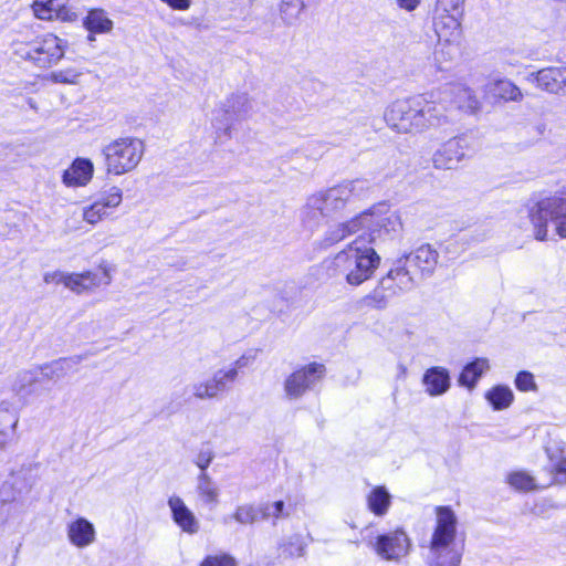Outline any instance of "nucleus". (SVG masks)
I'll return each instance as SVG.
<instances>
[{"label":"nucleus","mask_w":566,"mask_h":566,"mask_svg":"<svg viewBox=\"0 0 566 566\" xmlns=\"http://www.w3.org/2000/svg\"><path fill=\"white\" fill-rule=\"evenodd\" d=\"M364 179L344 181L326 190L311 195L301 209V221L310 230L338 216L353 198L364 197L369 191Z\"/></svg>","instance_id":"f257e3e1"},{"label":"nucleus","mask_w":566,"mask_h":566,"mask_svg":"<svg viewBox=\"0 0 566 566\" xmlns=\"http://www.w3.org/2000/svg\"><path fill=\"white\" fill-rule=\"evenodd\" d=\"M387 125L399 134H417L446 123L444 107L421 96L397 99L384 113Z\"/></svg>","instance_id":"f03ea898"},{"label":"nucleus","mask_w":566,"mask_h":566,"mask_svg":"<svg viewBox=\"0 0 566 566\" xmlns=\"http://www.w3.org/2000/svg\"><path fill=\"white\" fill-rule=\"evenodd\" d=\"M325 264L331 276H344L349 285L358 286L374 275L380 256L363 238H357Z\"/></svg>","instance_id":"7ed1b4c3"},{"label":"nucleus","mask_w":566,"mask_h":566,"mask_svg":"<svg viewBox=\"0 0 566 566\" xmlns=\"http://www.w3.org/2000/svg\"><path fill=\"white\" fill-rule=\"evenodd\" d=\"M437 522L430 542L428 560L431 566H459L461 554L452 546L457 534L458 518L449 506L436 509Z\"/></svg>","instance_id":"20e7f679"},{"label":"nucleus","mask_w":566,"mask_h":566,"mask_svg":"<svg viewBox=\"0 0 566 566\" xmlns=\"http://www.w3.org/2000/svg\"><path fill=\"white\" fill-rule=\"evenodd\" d=\"M65 49L66 41L53 33L31 39H15L12 42L14 55L42 69L56 64L64 56Z\"/></svg>","instance_id":"39448f33"},{"label":"nucleus","mask_w":566,"mask_h":566,"mask_svg":"<svg viewBox=\"0 0 566 566\" xmlns=\"http://www.w3.org/2000/svg\"><path fill=\"white\" fill-rule=\"evenodd\" d=\"M565 192L546 197L535 202L528 209V217L534 227V235L538 241L547 239L548 223H552L556 234L566 238V198Z\"/></svg>","instance_id":"423d86ee"},{"label":"nucleus","mask_w":566,"mask_h":566,"mask_svg":"<svg viewBox=\"0 0 566 566\" xmlns=\"http://www.w3.org/2000/svg\"><path fill=\"white\" fill-rule=\"evenodd\" d=\"M107 174L122 176L133 171L145 154V144L137 137H119L102 149Z\"/></svg>","instance_id":"0eeeda50"},{"label":"nucleus","mask_w":566,"mask_h":566,"mask_svg":"<svg viewBox=\"0 0 566 566\" xmlns=\"http://www.w3.org/2000/svg\"><path fill=\"white\" fill-rule=\"evenodd\" d=\"M326 373L323 364L311 363L293 371L284 381V391L289 399H297L318 382Z\"/></svg>","instance_id":"6e6552de"},{"label":"nucleus","mask_w":566,"mask_h":566,"mask_svg":"<svg viewBox=\"0 0 566 566\" xmlns=\"http://www.w3.org/2000/svg\"><path fill=\"white\" fill-rule=\"evenodd\" d=\"M235 381L234 370H217L211 378L191 385V392L196 399H216L228 390L230 384Z\"/></svg>","instance_id":"1a4fd4ad"},{"label":"nucleus","mask_w":566,"mask_h":566,"mask_svg":"<svg viewBox=\"0 0 566 566\" xmlns=\"http://www.w3.org/2000/svg\"><path fill=\"white\" fill-rule=\"evenodd\" d=\"M122 190L113 186L102 193L101 198L83 209V220L90 224H96L108 216V209H114L122 203Z\"/></svg>","instance_id":"9d476101"},{"label":"nucleus","mask_w":566,"mask_h":566,"mask_svg":"<svg viewBox=\"0 0 566 566\" xmlns=\"http://www.w3.org/2000/svg\"><path fill=\"white\" fill-rule=\"evenodd\" d=\"M371 217L373 214L363 212L346 222H342L329 228L321 241V247L324 249L329 248L359 230L365 229V226L370 221Z\"/></svg>","instance_id":"9b49d317"},{"label":"nucleus","mask_w":566,"mask_h":566,"mask_svg":"<svg viewBox=\"0 0 566 566\" xmlns=\"http://www.w3.org/2000/svg\"><path fill=\"white\" fill-rule=\"evenodd\" d=\"M102 275L92 271L82 273H70L67 287L75 294L91 292L102 284L109 285L112 282L111 270L107 265H101Z\"/></svg>","instance_id":"f8f14e48"},{"label":"nucleus","mask_w":566,"mask_h":566,"mask_svg":"<svg viewBox=\"0 0 566 566\" xmlns=\"http://www.w3.org/2000/svg\"><path fill=\"white\" fill-rule=\"evenodd\" d=\"M409 539L403 532H394L377 537L374 544L376 553L386 559H398L408 552Z\"/></svg>","instance_id":"ddd939ff"},{"label":"nucleus","mask_w":566,"mask_h":566,"mask_svg":"<svg viewBox=\"0 0 566 566\" xmlns=\"http://www.w3.org/2000/svg\"><path fill=\"white\" fill-rule=\"evenodd\" d=\"M564 73H566V67H545L530 73L526 81L544 92L559 94L563 91Z\"/></svg>","instance_id":"4468645a"},{"label":"nucleus","mask_w":566,"mask_h":566,"mask_svg":"<svg viewBox=\"0 0 566 566\" xmlns=\"http://www.w3.org/2000/svg\"><path fill=\"white\" fill-rule=\"evenodd\" d=\"M438 252L430 245L423 244L405 258L406 265L421 275H430L438 263Z\"/></svg>","instance_id":"2eb2a0df"},{"label":"nucleus","mask_w":566,"mask_h":566,"mask_svg":"<svg viewBox=\"0 0 566 566\" xmlns=\"http://www.w3.org/2000/svg\"><path fill=\"white\" fill-rule=\"evenodd\" d=\"M168 506L171 511L174 522L190 535L199 532L200 523L184 500L177 495L168 499Z\"/></svg>","instance_id":"dca6fc26"},{"label":"nucleus","mask_w":566,"mask_h":566,"mask_svg":"<svg viewBox=\"0 0 566 566\" xmlns=\"http://www.w3.org/2000/svg\"><path fill=\"white\" fill-rule=\"evenodd\" d=\"M464 157V148L458 138L444 143L433 155V165L438 169H453Z\"/></svg>","instance_id":"f3484780"},{"label":"nucleus","mask_w":566,"mask_h":566,"mask_svg":"<svg viewBox=\"0 0 566 566\" xmlns=\"http://www.w3.org/2000/svg\"><path fill=\"white\" fill-rule=\"evenodd\" d=\"M66 534L70 543L77 548H85L96 539L94 525L84 517H77L66 526Z\"/></svg>","instance_id":"a211bd4d"},{"label":"nucleus","mask_w":566,"mask_h":566,"mask_svg":"<svg viewBox=\"0 0 566 566\" xmlns=\"http://www.w3.org/2000/svg\"><path fill=\"white\" fill-rule=\"evenodd\" d=\"M93 172L94 166L90 159L76 158L63 172L62 181L67 187H84L91 181Z\"/></svg>","instance_id":"6ab92c4d"},{"label":"nucleus","mask_w":566,"mask_h":566,"mask_svg":"<svg viewBox=\"0 0 566 566\" xmlns=\"http://www.w3.org/2000/svg\"><path fill=\"white\" fill-rule=\"evenodd\" d=\"M433 25L438 41L461 43V24L454 14L449 12L439 14L436 17Z\"/></svg>","instance_id":"aec40b11"},{"label":"nucleus","mask_w":566,"mask_h":566,"mask_svg":"<svg viewBox=\"0 0 566 566\" xmlns=\"http://www.w3.org/2000/svg\"><path fill=\"white\" fill-rule=\"evenodd\" d=\"M423 385L430 396H440L450 387V376L443 367H431L423 375Z\"/></svg>","instance_id":"412c9836"},{"label":"nucleus","mask_w":566,"mask_h":566,"mask_svg":"<svg viewBox=\"0 0 566 566\" xmlns=\"http://www.w3.org/2000/svg\"><path fill=\"white\" fill-rule=\"evenodd\" d=\"M486 92L502 102H522L524 94L512 81L502 78L490 82Z\"/></svg>","instance_id":"4be33fe9"},{"label":"nucleus","mask_w":566,"mask_h":566,"mask_svg":"<svg viewBox=\"0 0 566 566\" xmlns=\"http://www.w3.org/2000/svg\"><path fill=\"white\" fill-rule=\"evenodd\" d=\"M449 93L453 96V103L469 113H475L481 108L480 101L473 90L463 85L454 84L449 87Z\"/></svg>","instance_id":"5701e85b"},{"label":"nucleus","mask_w":566,"mask_h":566,"mask_svg":"<svg viewBox=\"0 0 566 566\" xmlns=\"http://www.w3.org/2000/svg\"><path fill=\"white\" fill-rule=\"evenodd\" d=\"M83 25L91 33H109L114 23L103 9H92L83 20Z\"/></svg>","instance_id":"b1692460"},{"label":"nucleus","mask_w":566,"mask_h":566,"mask_svg":"<svg viewBox=\"0 0 566 566\" xmlns=\"http://www.w3.org/2000/svg\"><path fill=\"white\" fill-rule=\"evenodd\" d=\"M196 492L203 504L216 505L218 503L219 490L207 472H201L198 475Z\"/></svg>","instance_id":"393cba45"},{"label":"nucleus","mask_w":566,"mask_h":566,"mask_svg":"<svg viewBox=\"0 0 566 566\" xmlns=\"http://www.w3.org/2000/svg\"><path fill=\"white\" fill-rule=\"evenodd\" d=\"M490 368L486 358H476L474 361L468 364L462 370L459 382L462 386L473 388L478 379Z\"/></svg>","instance_id":"a878e982"},{"label":"nucleus","mask_w":566,"mask_h":566,"mask_svg":"<svg viewBox=\"0 0 566 566\" xmlns=\"http://www.w3.org/2000/svg\"><path fill=\"white\" fill-rule=\"evenodd\" d=\"M226 113L232 117L243 118L252 111V102L247 94H231L226 101Z\"/></svg>","instance_id":"bb28decb"},{"label":"nucleus","mask_w":566,"mask_h":566,"mask_svg":"<svg viewBox=\"0 0 566 566\" xmlns=\"http://www.w3.org/2000/svg\"><path fill=\"white\" fill-rule=\"evenodd\" d=\"M39 381V375L35 370L20 371L12 385V390L19 397H27L35 391V386Z\"/></svg>","instance_id":"cd10ccee"},{"label":"nucleus","mask_w":566,"mask_h":566,"mask_svg":"<svg viewBox=\"0 0 566 566\" xmlns=\"http://www.w3.org/2000/svg\"><path fill=\"white\" fill-rule=\"evenodd\" d=\"M369 214H373L370 221L367 222L365 228L373 229L374 227H379L384 229L386 232H398L401 229V220L400 217L396 212H389L384 216L376 213V211H366Z\"/></svg>","instance_id":"c85d7f7f"},{"label":"nucleus","mask_w":566,"mask_h":566,"mask_svg":"<svg viewBox=\"0 0 566 566\" xmlns=\"http://www.w3.org/2000/svg\"><path fill=\"white\" fill-rule=\"evenodd\" d=\"M18 417L0 409V450L12 441L18 424Z\"/></svg>","instance_id":"c756f323"},{"label":"nucleus","mask_w":566,"mask_h":566,"mask_svg":"<svg viewBox=\"0 0 566 566\" xmlns=\"http://www.w3.org/2000/svg\"><path fill=\"white\" fill-rule=\"evenodd\" d=\"M390 272L397 285V290H400L401 293L415 287L416 273L411 268L406 265V262L402 264V260H399L398 265L395 269H391Z\"/></svg>","instance_id":"7c9ffc66"},{"label":"nucleus","mask_w":566,"mask_h":566,"mask_svg":"<svg viewBox=\"0 0 566 566\" xmlns=\"http://www.w3.org/2000/svg\"><path fill=\"white\" fill-rule=\"evenodd\" d=\"M305 9V0H282L280 15L284 23L294 25Z\"/></svg>","instance_id":"2f4dec72"},{"label":"nucleus","mask_w":566,"mask_h":566,"mask_svg":"<svg viewBox=\"0 0 566 566\" xmlns=\"http://www.w3.org/2000/svg\"><path fill=\"white\" fill-rule=\"evenodd\" d=\"M485 398L490 401L495 410H502L510 407L514 396L509 387L496 386L485 394Z\"/></svg>","instance_id":"473e14b6"},{"label":"nucleus","mask_w":566,"mask_h":566,"mask_svg":"<svg viewBox=\"0 0 566 566\" xmlns=\"http://www.w3.org/2000/svg\"><path fill=\"white\" fill-rule=\"evenodd\" d=\"M368 507L376 515H384L390 505V495L382 486L375 488L367 499Z\"/></svg>","instance_id":"72a5a7b5"},{"label":"nucleus","mask_w":566,"mask_h":566,"mask_svg":"<svg viewBox=\"0 0 566 566\" xmlns=\"http://www.w3.org/2000/svg\"><path fill=\"white\" fill-rule=\"evenodd\" d=\"M460 44L459 42H437L433 54L440 70L443 69V63L451 62L459 55Z\"/></svg>","instance_id":"f704fd0d"},{"label":"nucleus","mask_w":566,"mask_h":566,"mask_svg":"<svg viewBox=\"0 0 566 566\" xmlns=\"http://www.w3.org/2000/svg\"><path fill=\"white\" fill-rule=\"evenodd\" d=\"M259 512L260 510H258L253 504H241L237 506L231 516L224 517L223 522L228 523L229 520H234L241 525L253 524L258 521Z\"/></svg>","instance_id":"c9c22d12"},{"label":"nucleus","mask_w":566,"mask_h":566,"mask_svg":"<svg viewBox=\"0 0 566 566\" xmlns=\"http://www.w3.org/2000/svg\"><path fill=\"white\" fill-rule=\"evenodd\" d=\"M71 367L69 359H60L41 368V374L48 379H60L65 376Z\"/></svg>","instance_id":"e433bc0d"},{"label":"nucleus","mask_w":566,"mask_h":566,"mask_svg":"<svg viewBox=\"0 0 566 566\" xmlns=\"http://www.w3.org/2000/svg\"><path fill=\"white\" fill-rule=\"evenodd\" d=\"M507 483L517 491H530L535 486L533 478L522 471L509 474Z\"/></svg>","instance_id":"4c0bfd02"},{"label":"nucleus","mask_w":566,"mask_h":566,"mask_svg":"<svg viewBox=\"0 0 566 566\" xmlns=\"http://www.w3.org/2000/svg\"><path fill=\"white\" fill-rule=\"evenodd\" d=\"M53 2L54 0H34L32 8L35 17L41 20H51L55 11Z\"/></svg>","instance_id":"58836bf2"},{"label":"nucleus","mask_w":566,"mask_h":566,"mask_svg":"<svg viewBox=\"0 0 566 566\" xmlns=\"http://www.w3.org/2000/svg\"><path fill=\"white\" fill-rule=\"evenodd\" d=\"M200 566H237V562L230 554L220 553L216 555H208L201 562Z\"/></svg>","instance_id":"ea45409f"},{"label":"nucleus","mask_w":566,"mask_h":566,"mask_svg":"<svg viewBox=\"0 0 566 566\" xmlns=\"http://www.w3.org/2000/svg\"><path fill=\"white\" fill-rule=\"evenodd\" d=\"M285 504L283 501H276L274 503H268L260 507L261 517L263 520H268L270 517H273L275 520L281 518L284 515Z\"/></svg>","instance_id":"a19ab883"},{"label":"nucleus","mask_w":566,"mask_h":566,"mask_svg":"<svg viewBox=\"0 0 566 566\" xmlns=\"http://www.w3.org/2000/svg\"><path fill=\"white\" fill-rule=\"evenodd\" d=\"M390 295L386 293L379 285L365 297V302L369 306L382 308L386 306Z\"/></svg>","instance_id":"79ce46f5"},{"label":"nucleus","mask_w":566,"mask_h":566,"mask_svg":"<svg viewBox=\"0 0 566 566\" xmlns=\"http://www.w3.org/2000/svg\"><path fill=\"white\" fill-rule=\"evenodd\" d=\"M515 386L521 391L536 390L534 376L528 371H520L515 378Z\"/></svg>","instance_id":"37998d69"},{"label":"nucleus","mask_w":566,"mask_h":566,"mask_svg":"<svg viewBox=\"0 0 566 566\" xmlns=\"http://www.w3.org/2000/svg\"><path fill=\"white\" fill-rule=\"evenodd\" d=\"M69 277V272L57 270L44 273L43 281L46 284H63L65 287H67Z\"/></svg>","instance_id":"c03bdc74"},{"label":"nucleus","mask_w":566,"mask_h":566,"mask_svg":"<svg viewBox=\"0 0 566 566\" xmlns=\"http://www.w3.org/2000/svg\"><path fill=\"white\" fill-rule=\"evenodd\" d=\"M50 77L55 83L75 84L77 81L78 74L72 70H66V71L53 72V73H51Z\"/></svg>","instance_id":"a18cd8bd"},{"label":"nucleus","mask_w":566,"mask_h":566,"mask_svg":"<svg viewBox=\"0 0 566 566\" xmlns=\"http://www.w3.org/2000/svg\"><path fill=\"white\" fill-rule=\"evenodd\" d=\"M214 458V453L210 449L200 450L195 459L196 465L201 470V472H206L207 468L210 465Z\"/></svg>","instance_id":"49530a36"},{"label":"nucleus","mask_w":566,"mask_h":566,"mask_svg":"<svg viewBox=\"0 0 566 566\" xmlns=\"http://www.w3.org/2000/svg\"><path fill=\"white\" fill-rule=\"evenodd\" d=\"M379 286L391 296H395L400 292V290H397V285L395 283V280L392 277V274L391 272L389 271L388 274L386 276H384L380 282H379Z\"/></svg>","instance_id":"de8ad7c7"},{"label":"nucleus","mask_w":566,"mask_h":566,"mask_svg":"<svg viewBox=\"0 0 566 566\" xmlns=\"http://www.w3.org/2000/svg\"><path fill=\"white\" fill-rule=\"evenodd\" d=\"M465 0H438L439 6L444 12L458 11Z\"/></svg>","instance_id":"09e8293b"},{"label":"nucleus","mask_w":566,"mask_h":566,"mask_svg":"<svg viewBox=\"0 0 566 566\" xmlns=\"http://www.w3.org/2000/svg\"><path fill=\"white\" fill-rule=\"evenodd\" d=\"M174 10L186 11L191 7V0H160Z\"/></svg>","instance_id":"8fccbe9b"},{"label":"nucleus","mask_w":566,"mask_h":566,"mask_svg":"<svg viewBox=\"0 0 566 566\" xmlns=\"http://www.w3.org/2000/svg\"><path fill=\"white\" fill-rule=\"evenodd\" d=\"M250 363V359L249 357L247 356H241L240 358H238L229 368H227L226 370H234L235 371V379L238 378V375H239V370L242 369V368H245Z\"/></svg>","instance_id":"3c124183"},{"label":"nucleus","mask_w":566,"mask_h":566,"mask_svg":"<svg viewBox=\"0 0 566 566\" xmlns=\"http://www.w3.org/2000/svg\"><path fill=\"white\" fill-rule=\"evenodd\" d=\"M396 1L401 9H405L407 11L415 10L420 3V0H396Z\"/></svg>","instance_id":"603ef678"},{"label":"nucleus","mask_w":566,"mask_h":566,"mask_svg":"<svg viewBox=\"0 0 566 566\" xmlns=\"http://www.w3.org/2000/svg\"><path fill=\"white\" fill-rule=\"evenodd\" d=\"M558 482H566V459L562 460L557 467Z\"/></svg>","instance_id":"864d4df0"},{"label":"nucleus","mask_w":566,"mask_h":566,"mask_svg":"<svg viewBox=\"0 0 566 566\" xmlns=\"http://www.w3.org/2000/svg\"><path fill=\"white\" fill-rule=\"evenodd\" d=\"M295 544V552H289V556H303L304 555V546L296 542Z\"/></svg>","instance_id":"5fc2aeb1"},{"label":"nucleus","mask_w":566,"mask_h":566,"mask_svg":"<svg viewBox=\"0 0 566 566\" xmlns=\"http://www.w3.org/2000/svg\"><path fill=\"white\" fill-rule=\"evenodd\" d=\"M289 552H295V544L292 542L289 543V545H285L282 551V553L285 555H289Z\"/></svg>","instance_id":"6e6d98bb"},{"label":"nucleus","mask_w":566,"mask_h":566,"mask_svg":"<svg viewBox=\"0 0 566 566\" xmlns=\"http://www.w3.org/2000/svg\"><path fill=\"white\" fill-rule=\"evenodd\" d=\"M87 40H88L90 42H94V41H95V33H91V32H90V34L87 35Z\"/></svg>","instance_id":"4d7b16f0"},{"label":"nucleus","mask_w":566,"mask_h":566,"mask_svg":"<svg viewBox=\"0 0 566 566\" xmlns=\"http://www.w3.org/2000/svg\"><path fill=\"white\" fill-rule=\"evenodd\" d=\"M563 90L566 93V74L564 73Z\"/></svg>","instance_id":"13d9d810"},{"label":"nucleus","mask_w":566,"mask_h":566,"mask_svg":"<svg viewBox=\"0 0 566 566\" xmlns=\"http://www.w3.org/2000/svg\"><path fill=\"white\" fill-rule=\"evenodd\" d=\"M428 566H431V562L430 560H428Z\"/></svg>","instance_id":"bf43d9fd"}]
</instances>
